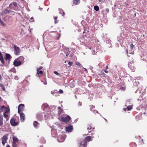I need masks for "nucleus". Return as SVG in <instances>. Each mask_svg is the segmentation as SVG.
Returning <instances> with one entry per match:
<instances>
[{"label": "nucleus", "mask_w": 147, "mask_h": 147, "mask_svg": "<svg viewBox=\"0 0 147 147\" xmlns=\"http://www.w3.org/2000/svg\"><path fill=\"white\" fill-rule=\"evenodd\" d=\"M70 119V117L69 116H67L65 117H62L61 118V120L64 122H67Z\"/></svg>", "instance_id": "1"}, {"label": "nucleus", "mask_w": 147, "mask_h": 147, "mask_svg": "<svg viewBox=\"0 0 147 147\" xmlns=\"http://www.w3.org/2000/svg\"><path fill=\"white\" fill-rule=\"evenodd\" d=\"M0 23L3 26H5V24L3 23V21L1 20V19H0Z\"/></svg>", "instance_id": "28"}, {"label": "nucleus", "mask_w": 147, "mask_h": 147, "mask_svg": "<svg viewBox=\"0 0 147 147\" xmlns=\"http://www.w3.org/2000/svg\"><path fill=\"white\" fill-rule=\"evenodd\" d=\"M3 117L2 116H0V125H2L3 124Z\"/></svg>", "instance_id": "14"}, {"label": "nucleus", "mask_w": 147, "mask_h": 147, "mask_svg": "<svg viewBox=\"0 0 147 147\" xmlns=\"http://www.w3.org/2000/svg\"><path fill=\"white\" fill-rule=\"evenodd\" d=\"M82 105V102H79L78 104V105L79 107L81 106Z\"/></svg>", "instance_id": "33"}, {"label": "nucleus", "mask_w": 147, "mask_h": 147, "mask_svg": "<svg viewBox=\"0 0 147 147\" xmlns=\"http://www.w3.org/2000/svg\"><path fill=\"white\" fill-rule=\"evenodd\" d=\"M0 60L3 63L4 62V59L2 57H0Z\"/></svg>", "instance_id": "26"}, {"label": "nucleus", "mask_w": 147, "mask_h": 147, "mask_svg": "<svg viewBox=\"0 0 147 147\" xmlns=\"http://www.w3.org/2000/svg\"><path fill=\"white\" fill-rule=\"evenodd\" d=\"M13 5L15 6H16L17 5V3L16 2H14L13 3Z\"/></svg>", "instance_id": "37"}, {"label": "nucleus", "mask_w": 147, "mask_h": 147, "mask_svg": "<svg viewBox=\"0 0 147 147\" xmlns=\"http://www.w3.org/2000/svg\"><path fill=\"white\" fill-rule=\"evenodd\" d=\"M0 86L2 88V89L3 90L5 91V88L4 85L2 83H0Z\"/></svg>", "instance_id": "20"}, {"label": "nucleus", "mask_w": 147, "mask_h": 147, "mask_svg": "<svg viewBox=\"0 0 147 147\" xmlns=\"http://www.w3.org/2000/svg\"><path fill=\"white\" fill-rule=\"evenodd\" d=\"M16 119L14 118L11 119L10 121L11 124L13 126H16L17 124V123L15 121Z\"/></svg>", "instance_id": "6"}, {"label": "nucleus", "mask_w": 147, "mask_h": 147, "mask_svg": "<svg viewBox=\"0 0 147 147\" xmlns=\"http://www.w3.org/2000/svg\"><path fill=\"white\" fill-rule=\"evenodd\" d=\"M13 147H16V143H13Z\"/></svg>", "instance_id": "32"}, {"label": "nucleus", "mask_w": 147, "mask_h": 147, "mask_svg": "<svg viewBox=\"0 0 147 147\" xmlns=\"http://www.w3.org/2000/svg\"><path fill=\"white\" fill-rule=\"evenodd\" d=\"M21 63V61H18L17 59H16L14 61L13 64L15 66H18L20 65Z\"/></svg>", "instance_id": "3"}, {"label": "nucleus", "mask_w": 147, "mask_h": 147, "mask_svg": "<svg viewBox=\"0 0 147 147\" xmlns=\"http://www.w3.org/2000/svg\"><path fill=\"white\" fill-rule=\"evenodd\" d=\"M73 2L74 4L76 5L80 3V1L79 0H74Z\"/></svg>", "instance_id": "19"}, {"label": "nucleus", "mask_w": 147, "mask_h": 147, "mask_svg": "<svg viewBox=\"0 0 147 147\" xmlns=\"http://www.w3.org/2000/svg\"><path fill=\"white\" fill-rule=\"evenodd\" d=\"M69 54L68 53H67V54H66V56L67 57V56H68V55H69Z\"/></svg>", "instance_id": "47"}, {"label": "nucleus", "mask_w": 147, "mask_h": 147, "mask_svg": "<svg viewBox=\"0 0 147 147\" xmlns=\"http://www.w3.org/2000/svg\"><path fill=\"white\" fill-rule=\"evenodd\" d=\"M64 14H65V13L64 12H63V15H62V16H63L64 15Z\"/></svg>", "instance_id": "51"}, {"label": "nucleus", "mask_w": 147, "mask_h": 147, "mask_svg": "<svg viewBox=\"0 0 147 147\" xmlns=\"http://www.w3.org/2000/svg\"><path fill=\"white\" fill-rule=\"evenodd\" d=\"M76 65L78 66H80L81 65V64L79 62H77L76 63Z\"/></svg>", "instance_id": "35"}, {"label": "nucleus", "mask_w": 147, "mask_h": 147, "mask_svg": "<svg viewBox=\"0 0 147 147\" xmlns=\"http://www.w3.org/2000/svg\"><path fill=\"white\" fill-rule=\"evenodd\" d=\"M92 138L90 136H88L86 137V140L88 141H90L92 140Z\"/></svg>", "instance_id": "16"}, {"label": "nucleus", "mask_w": 147, "mask_h": 147, "mask_svg": "<svg viewBox=\"0 0 147 147\" xmlns=\"http://www.w3.org/2000/svg\"><path fill=\"white\" fill-rule=\"evenodd\" d=\"M20 116L21 120L22 121H23L25 118L24 114L23 113H20Z\"/></svg>", "instance_id": "10"}, {"label": "nucleus", "mask_w": 147, "mask_h": 147, "mask_svg": "<svg viewBox=\"0 0 147 147\" xmlns=\"http://www.w3.org/2000/svg\"><path fill=\"white\" fill-rule=\"evenodd\" d=\"M24 107V105L23 104H20L18 107V109L20 110V111H22L23 110Z\"/></svg>", "instance_id": "11"}, {"label": "nucleus", "mask_w": 147, "mask_h": 147, "mask_svg": "<svg viewBox=\"0 0 147 147\" xmlns=\"http://www.w3.org/2000/svg\"><path fill=\"white\" fill-rule=\"evenodd\" d=\"M38 124V122L37 121H35L33 123V125L34 126V127H37V125L36 124Z\"/></svg>", "instance_id": "22"}, {"label": "nucleus", "mask_w": 147, "mask_h": 147, "mask_svg": "<svg viewBox=\"0 0 147 147\" xmlns=\"http://www.w3.org/2000/svg\"><path fill=\"white\" fill-rule=\"evenodd\" d=\"M127 109L126 108V109H125V108H124L123 109V110H124V111H126V110Z\"/></svg>", "instance_id": "45"}, {"label": "nucleus", "mask_w": 147, "mask_h": 147, "mask_svg": "<svg viewBox=\"0 0 147 147\" xmlns=\"http://www.w3.org/2000/svg\"><path fill=\"white\" fill-rule=\"evenodd\" d=\"M20 111V109H18V113H20V111Z\"/></svg>", "instance_id": "42"}, {"label": "nucleus", "mask_w": 147, "mask_h": 147, "mask_svg": "<svg viewBox=\"0 0 147 147\" xmlns=\"http://www.w3.org/2000/svg\"><path fill=\"white\" fill-rule=\"evenodd\" d=\"M90 110H92V109H93L94 108V107L93 106H91L90 107Z\"/></svg>", "instance_id": "34"}, {"label": "nucleus", "mask_w": 147, "mask_h": 147, "mask_svg": "<svg viewBox=\"0 0 147 147\" xmlns=\"http://www.w3.org/2000/svg\"><path fill=\"white\" fill-rule=\"evenodd\" d=\"M11 57V56L9 54H7L5 56V59L7 60L9 59Z\"/></svg>", "instance_id": "18"}, {"label": "nucleus", "mask_w": 147, "mask_h": 147, "mask_svg": "<svg viewBox=\"0 0 147 147\" xmlns=\"http://www.w3.org/2000/svg\"><path fill=\"white\" fill-rule=\"evenodd\" d=\"M84 69H85V71H87V69L86 68H84Z\"/></svg>", "instance_id": "49"}, {"label": "nucleus", "mask_w": 147, "mask_h": 147, "mask_svg": "<svg viewBox=\"0 0 147 147\" xmlns=\"http://www.w3.org/2000/svg\"><path fill=\"white\" fill-rule=\"evenodd\" d=\"M0 116H2V115L0 114Z\"/></svg>", "instance_id": "59"}, {"label": "nucleus", "mask_w": 147, "mask_h": 147, "mask_svg": "<svg viewBox=\"0 0 147 147\" xmlns=\"http://www.w3.org/2000/svg\"><path fill=\"white\" fill-rule=\"evenodd\" d=\"M54 73L55 74L57 75H58L59 74L58 73V72L56 71H54Z\"/></svg>", "instance_id": "36"}, {"label": "nucleus", "mask_w": 147, "mask_h": 147, "mask_svg": "<svg viewBox=\"0 0 147 147\" xmlns=\"http://www.w3.org/2000/svg\"><path fill=\"white\" fill-rule=\"evenodd\" d=\"M89 48H88L90 49V50H93V52L92 54H95V53L97 52V47H88Z\"/></svg>", "instance_id": "2"}, {"label": "nucleus", "mask_w": 147, "mask_h": 147, "mask_svg": "<svg viewBox=\"0 0 147 147\" xmlns=\"http://www.w3.org/2000/svg\"><path fill=\"white\" fill-rule=\"evenodd\" d=\"M130 46H134L132 44H131L130 45Z\"/></svg>", "instance_id": "46"}, {"label": "nucleus", "mask_w": 147, "mask_h": 147, "mask_svg": "<svg viewBox=\"0 0 147 147\" xmlns=\"http://www.w3.org/2000/svg\"><path fill=\"white\" fill-rule=\"evenodd\" d=\"M1 40H2V41H1V42H3V41H7V39L6 38H2Z\"/></svg>", "instance_id": "30"}, {"label": "nucleus", "mask_w": 147, "mask_h": 147, "mask_svg": "<svg viewBox=\"0 0 147 147\" xmlns=\"http://www.w3.org/2000/svg\"><path fill=\"white\" fill-rule=\"evenodd\" d=\"M94 9L97 11H98L99 10V7L97 6H94Z\"/></svg>", "instance_id": "21"}, {"label": "nucleus", "mask_w": 147, "mask_h": 147, "mask_svg": "<svg viewBox=\"0 0 147 147\" xmlns=\"http://www.w3.org/2000/svg\"><path fill=\"white\" fill-rule=\"evenodd\" d=\"M68 64L69 65V66H71L72 65L73 63L72 62L69 61L68 62Z\"/></svg>", "instance_id": "31"}, {"label": "nucleus", "mask_w": 147, "mask_h": 147, "mask_svg": "<svg viewBox=\"0 0 147 147\" xmlns=\"http://www.w3.org/2000/svg\"><path fill=\"white\" fill-rule=\"evenodd\" d=\"M65 137L64 136H62L61 137V141H60V142H62L64 140Z\"/></svg>", "instance_id": "23"}, {"label": "nucleus", "mask_w": 147, "mask_h": 147, "mask_svg": "<svg viewBox=\"0 0 147 147\" xmlns=\"http://www.w3.org/2000/svg\"><path fill=\"white\" fill-rule=\"evenodd\" d=\"M1 75H0V80H1Z\"/></svg>", "instance_id": "50"}, {"label": "nucleus", "mask_w": 147, "mask_h": 147, "mask_svg": "<svg viewBox=\"0 0 147 147\" xmlns=\"http://www.w3.org/2000/svg\"><path fill=\"white\" fill-rule=\"evenodd\" d=\"M106 10L108 12L109 11V9H108V8H107L106 9Z\"/></svg>", "instance_id": "41"}, {"label": "nucleus", "mask_w": 147, "mask_h": 147, "mask_svg": "<svg viewBox=\"0 0 147 147\" xmlns=\"http://www.w3.org/2000/svg\"><path fill=\"white\" fill-rule=\"evenodd\" d=\"M123 88V89L124 90H125V88Z\"/></svg>", "instance_id": "54"}, {"label": "nucleus", "mask_w": 147, "mask_h": 147, "mask_svg": "<svg viewBox=\"0 0 147 147\" xmlns=\"http://www.w3.org/2000/svg\"><path fill=\"white\" fill-rule=\"evenodd\" d=\"M61 11H63V10H60V11H59V12L60 13H61Z\"/></svg>", "instance_id": "43"}, {"label": "nucleus", "mask_w": 147, "mask_h": 147, "mask_svg": "<svg viewBox=\"0 0 147 147\" xmlns=\"http://www.w3.org/2000/svg\"><path fill=\"white\" fill-rule=\"evenodd\" d=\"M42 68V67L41 66H40L37 69V72H38L39 70L41 69Z\"/></svg>", "instance_id": "29"}, {"label": "nucleus", "mask_w": 147, "mask_h": 147, "mask_svg": "<svg viewBox=\"0 0 147 147\" xmlns=\"http://www.w3.org/2000/svg\"><path fill=\"white\" fill-rule=\"evenodd\" d=\"M86 140H84L81 142L79 147H85L86 146Z\"/></svg>", "instance_id": "8"}, {"label": "nucleus", "mask_w": 147, "mask_h": 147, "mask_svg": "<svg viewBox=\"0 0 147 147\" xmlns=\"http://www.w3.org/2000/svg\"><path fill=\"white\" fill-rule=\"evenodd\" d=\"M108 66H107H107H106V68L107 69H108Z\"/></svg>", "instance_id": "48"}, {"label": "nucleus", "mask_w": 147, "mask_h": 147, "mask_svg": "<svg viewBox=\"0 0 147 147\" xmlns=\"http://www.w3.org/2000/svg\"><path fill=\"white\" fill-rule=\"evenodd\" d=\"M59 92L60 93H63V91L61 89H60L59 90Z\"/></svg>", "instance_id": "38"}, {"label": "nucleus", "mask_w": 147, "mask_h": 147, "mask_svg": "<svg viewBox=\"0 0 147 147\" xmlns=\"http://www.w3.org/2000/svg\"><path fill=\"white\" fill-rule=\"evenodd\" d=\"M65 63H66V61H65V62H64Z\"/></svg>", "instance_id": "56"}, {"label": "nucleus", "mask_w": 147, "mask_h": 147, "mask_svg": "<svg viewBox=\"0 0 147 147\" xmlns=\"http://www.w3.org/2000/svg\"><path fill=\"white\" fill-rule=\"evenodd\" d=\"M0 60L3 63L4 62V59L2 57H0Z\"/></svg>", "instance_id": "27"}, {"label": "nucleus", "mask_w": 147, "mask_h": 147, "mask_svg": "<svg viewBox=\"0 0 147 147\" xmlns=\"http://www.w3.org/2000/svg\"><path fill=\"white\" fill-rule=\"evenodd\" d=\"M73 129V126L71 125H69L68 127H66L65 128V131L67 132H71Z\"/></svg>", "instance_id": "4"}, {"label": "nucleus", "mask_w": 147, "mask_h": 147, "mask_svg": "<svg viewBox=\"0 0 147 147\" xmlns=\"http://www.w3.org/2000/svg\"><path fill=\"white\" fill-rule=\"evenodd\" d=\"M9 111V110H7L4 113V116L5 117L7 118L8 117V113Z\"/></svg>", "instance_id": "12"}, {"label": "nucleus", "mask_w": 147, "mask_h": 147, "mask_svg": "<svg viewBox=\"0 0 147 147\" xmlns=\"http://www.w3.org/2000/svg\"><path fill=\"white\" fill-rule=\"evenodd\" d=\"M18 139L17 138L15 137L13 138V143H16L18 141Z\"/></svg>", "instance_id": "17"}, {"label": "nucleus", "mask_w": 147, "mask_h": 147, "mask_svg": "<svg viewBox=\"0 0 147 147\" xmlns=\"http://www.w3.org/2000/svg\"><path fill=\"white\" fill-rule=\"evenodd\" d=\"M96 111V112L97 113H98V111Z\"/></svg>", "instance_id": "53"}, {"label": "nucleus", "mask_w": 147, "mask_h": 147, "mask_svg": "<svg viewBox=\"0 0 147 147\" xmlns=\"http://www.w3.org/2000/svg\"><path fill=\"white\" fill-rule=\"evenodd\" d=\"M85 33V32L84 31L83 32V34H84Z\"/></svg>", "instance_id": "55"}, {"label": "nucleus", "mask_w": 147, "mask_h": 147, "mask_svg": "<svg viewBox=\"0 0 147 147\" xmlns=\"http://www.w3.org/2000/svg\"><path fill=\"white\" fill-rule=\"evenodd\" d=\"M7 139L8 138L7 135H5L3 137L2 139V144L3 145H4L5 143L6 142V141Z\"/></svg>", "instance_id": "7"}, {"label": "nucleus", "mask_w": 147, "mask_h": 147, "mask_svg": "<svg viewBox=\"0 0 147 147\" xmlns=\"http://www.w3.org/2000/svg\"><path fill=\"white\" fill-rule=\"evenodd\" d=\"M32 18H33L32 17V18H31V19H32Z\"/></svg>", "instance_id": "57"}, {"label": "nucleus", "mask_w": 147, "mask_h": 147, "mask_svg": "<svg viewBox=\"0 0 147 147\" xmlns=\"http://www.w3.org/2000/svg\"><path fill=\"white\" fill-rule=\"evenodd\" d=\"M133 47H129L127 49V50L126 51V53H128V50H129V53L130 54H133V53H132L130 51V50L132 49L133 48Z\"/></svg>", "instance_id": "13"}, {"label": "nucleus", "mask_w": 147, "mask_h": 147, "mask_svg": "<svg viewBox=\"0 0 147 147\" xmlns=\"http://www.w3.org/2000/svg\"><path fill=\"white\" fill-rule=\"evenodd\" d=\"M88 129H89L90 130L91 129V126H89V127H88Z\"/></svg>", "instance_id": "39"}, {"label": "nucleus", "mask_w": 147, "mask_h": 147, "mask_svg": "<svg viewBox=\"0 0 147 147\" xmlns=\"http://www.w3.org/2000/svg\"><path fill=\"white\" fill-rule=\"evenodd\" d=\"M105 72L106 73H107L108 72V71H107V70H105Z\"/></svg>", "instance_id": "40"}, {"label": "nucleus", "mask_w": 147, "mask_h": 147, "mask_svg": "<svg viewBox=\"0 0 147 147\" xmlns=\"http://www.w3.org/2000/svg\"><path fill=\"white\" fill-rule=\"evenodd\" d=\"M12 5V3H11V4H9V7H11Z\"/></svg>", "instance_id": "44"}, {"label": "nucleus", "mask_w": 147, "mask_h": 147, "mask_svg": "<svg viewBox=\"0 0 147 147\" xmlns=\"http://www.w3.org/2000/svg\"><path fill=\"white\" fill-rule=\"evenodd\" d=\"M14 48L15 54L16 55H19L20 53L19 48L18 47H14Z\"/></svg>", "instance_id": "5"}, {"label": "nucleus", "mask_w": 147, "mask_h": 147, "mask_svg": "<svg viewBox=\"0 0 147 147\" xmlns=\"http://www.w3.org/2000/svg\"><path fill=\"white\" fill-rule=\"evenodd\" d=\"M7 110H9V109L7 108L5 106L3 105L0 108V112L2 111H6Z\"/></svg>", "instance_id": "9"}, {"label": "nucleus", "mask_w": 147, "mask_h": 147, "mask_svg": "<svg viewBox=\"0 0 147 147\" xmlns=\"http://www.w3.org/2000/svg\"><path fill=\"white\" fill-rule=\"evenodd\" d=\"M6 147H10V146L9 145H8V146H6Z\"/></svg>", "instance_id": "52"}, {"label": "nucleus", "mask_w": 147, "mask_h": 147, "mask_svg": "<svg viewBox=\"0 0 147 147\" xmlns=\"http://www.w3.org/2000/svg\"><path fill=\"white\" fill-rule=\"evenodd\" d=\"M132 108V107L131 106H128L127 107V111H129L131 110V109Z\"/></svg>", "instance_id": "24"}, {"label": "nucleus", "mask_w": 147, "mask_h": 147, "mask_svg": "<svg viewBox=\"0 0 147 147\" xmlns=\"http://www.w3.org/2000/svg\"><path fill=\"white\" fill-rule=\"evenodd\" d=\"M57 17H55L54 18V19L55 20L54 22H55V24H56L58 22L57 21Z\"/></svg>", "instance_id": "25"}, {"label": "nucleus", "mask_w": 147, "mask_h": 147, "mask_svg": "<svg viewBox=\"0 0 147 147\" xmlns=\"http://www.w3.org/2000/svg\"><path fill=\"white\" fill-rule=\"evenodd\" d=\"M42 74H43V72L41 71H39L38 72H37V74H36V76H41L42 75Z\"/></svg>", "instance_id": "15"}, {"label": "nucleus", "mask_w": 147, "mask_h": 147, "mask_svg": "<svg viewBox=\"0 0 147 147\" xmlns=\"http://www.w3.org/2000/svg\"><path fill=\"white\" fill-rule=\"evenodd\" d=\"M67 49H68V48H67Z\"/></svg>", "instance_id": "58"}]
</instances>
